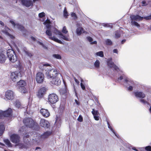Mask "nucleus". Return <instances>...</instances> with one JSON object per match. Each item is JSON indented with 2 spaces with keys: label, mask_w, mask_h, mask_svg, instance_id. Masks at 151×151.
I'll list each match as a JSON object with an SVG mask.
<instances>
[{
  "label": "nucleus",
  "mask_w": 151,
  "mask_h": 151,
  "mask_svg": "<svg viewBox=\"0 0 151 151\" xmlns=\"http://www.w3.org/2000/svg\"><path fill=\"white\" fill-rule=\"evenodd\" d=\"M87 38L88 40L91 42V44H95L97 43V42L96 41H94L93 42H92L93 39L91 37H87Z\"/></svg>",
  "instance_id": "4c0bfd02"
},
{
  "label": "nucleus",
  "mask_w": 151,
  "mask_h": 151,
  "mask_svg": "<svg viewBox=\"0 0 151 151\" xmlns=\"http://www.w3.org/2000/svg\"><path fill=\"white\" fill-rule=\"evenodd\" d=\"M108 66L110 68L113 69L115 70L116 72H118L119 70V68L115 65L112 61L111 58H109L107 61Z\"/></svg>",
  "instance_id": "6e6552de"
},
{
  "label": "nucleus",
  "mask_w": 151,
  "mask_h": 151,
  "mask_svg": "<svg viewBox=\"0 0 151 151\" xmlns=\"http://www.w3.org/2000/svg\"><path fill=\"white\" fill-rule=\"evenodd\" d=\"M10 22L15 28H18L21 30H23L24 28V27L22 26L21 25L18 24H16L13 21L11 20L10 21Z\"/></svg>",
  "instance_id": "4be33fe9"
},
{
  "label": "nucleus",
  "mask_w": 151,
  "mask_h": 151,
  "mask_svg": "<svg viewBox=\"0 0 151 151\" xmlns=\"http://www.w3.org/2000/svg\"><path fill=\"white\" fill-rule=\"evenodd\" d=\"M125 84H128L129 86L128 87V90L132 91L134 88H135L136 86V83L128 78H127L124 80Z\"/></svg>",
  "instance_id": "20e7f679"
},
{
  "label": "nucleus",
  "mask_w": 151,
  "mask_h": 151,
  "mask_svg": "<svg viewBox=\"0 0 151 151\" xmlns=\"http://www.w3.org/2000/svg\"><path fill=\"white\" fill-rule=\"evenodd\" d=\"M74 80L75 82L77 84H79V82L78 81L76 78H74Z\"/></svg>",
  "instance_id": "e2e57ef3"
},
{
  "label": "nucleus",
  "mask_w": 151,
  "mask_h": 151,
  "mask_svg": "<svg viewBox=\"0 0 151 151\" xmlns=\"http://www.w3.org/2000/svg\"><path fill=\"white\" fill-rule=\"evenodd\" d=\"M142 6H144L147 5L145 1H143L142 2Z\"/></svg>",
  "instance_id": "4d7b16f0"
},
{
  "label": "nucleus",
  "mask_w": 151,
  "mask_h": 151,
  "mask_svg": "<svg viewBox=\"0 0 151 151\" xmlns=\"http://www.w3.org/2000/svg\"><path fill=\"white\" fill-rule=\"evenodd\" d=\"M29 145L28 143H19V142L18 143L16 144V146L19 148L21 149H27L29 147Z\"/></svg>",
  "instance_id": "6ab92c4d"
},
{
  "label": "nucleus",
  "mask_w": 151,
  "mask_h": 151,
  "mask_svg": "<svg viewBox=\"0 0 151 151\" xmlns=\"http://www.w3.org/2000/svg\"><path fill=\"white\" fill-rule=\"evenodd\" d=\"M60 92L61 94L65 96H66L67 94V89L65 87L61 89L60 90Z\"/></svg>",
  "instance_id": "7c9ffc66"
},
{
  "label": "nucleus",
  "mask_w": 151,
  "mask_h": 151,
  "mask_svg": "<svg viewBox=\"0 0 151 151\" xmlns=\"http://www.w3.org/2000/svg\"><path fill=\"white\" fill-rule=\"evenodd\" d=\"M52 132L51 131H47L41 135V138L43 139H45L48 137L51 134Z\"/></svg>",
  "instance_id": "5701e85b"
},
{
  "label": "nucleus",
  "mask_w": 151,
  "mask_h": 151,
  "mask_svg": "<svg viewBox=\"0 0 151 151\" xmlns=\"http://www.w3.org/2000/svg\"><path fill=\"white\" fill-rule=\"evenodd\" d=\"M29 135H27L26 136H24L23 137L24 142L25 143H28L29 144Z\"/></svg>",
  "instance_id": "473e14b6"
},
{
  "label": "nucleus",
  "mask_w": 151,
  "mask_h": 151,
  "mask_svg": "<svg viewBox=\"0 0 151 151\" xmlns=\"http://www.w3.org/2000/svg\"><path fill=\"white\" fill-rule=\"evenodd\" d=\"M46 91V89L45 87L40 88L38 91L37 94V96L38 97L40 98L42 97L45 93Z\"/></svg>",
  "instance_id": "a211bd4d"
},
{
  "label": "nucleus",
  "mask_w": 151,
  "mask_h": 151,
  "mask_svg": "<svg viewBox=\"0 0 151 151\" xmlns=\"http://www.w3.org/2000/svg\"><path fill=\"white\" fill-rule=\"evenodd\" d=\"M6 59L5 56L2 53H0V63H4Z\"/></svg>",
  "instance_id": "a878e982"
},
{
  "label": "nucleus",
  "mask_w": 151,
  "mask_h": 151,
  "mask_svg": "<svg viewBox=\"0 0 151 151\" xmlns=\"http://www.w3.org/2000/svg\"><path fill=\"white\" fill-rule=\"evenodd\" d=\"M18 89V90L22 93H26L27 92V90L25 86H23Z\"/></svg>",
  "instance_id": "cd10ccee"
},
{
  "label": "nucleus",
  "mask_w": 151,
  "mask_h": 151,
  "mask_svg": "<svg viewBox=\"0 0 151 151\" xmlns=\"http://www.w3.org/2000/svg\"><path fill=\"white\" fill-rule=\"evenodd\" d=\"M0 24L2 26H4V23L1 21H0Z\"/></svg>",
  "instance_id": "69168bd1"
},
{
  "label": "nucleus",
  "mask_w": 151,
  "mask_h": 151,
  "mask_svg": "<svg viewBox=\"0 0 151 151\" xmlns=\"http://www.w3.org/2000/svg\"><path fill=\"white\" fill-rule=\"evenodd\" d=\"M64 16L66 18H67V16H68V13L65 7L64 8Z\"/></svg>",
  "instance_id": "37998d69"
},
{
  "label": "nucleus",
  "mask_w": 151,
  "mask_h": 151,
  "mask_svg": "<svg viewBox=\"0 0 151 151\" xmlns=\"http://www.w3.org/2000/svg\"><path fill=\"white\" fill-rule=\"evenodd\" d=\"M12 110L11 108H9L7 110L3 111L0 110V119L4 117H8L12 115Z\"/></svg>",
  "instance_id": "1a4fd4ad"
},
{
  "label": "nucleus",
  "mask_w": 151,
  "mask_h": 151,
  "mask_svg": "<svg viewBox=\"0 0 151 151\" xmlns=\"http://www.w3.org/2000/svg\"><path fill=\"white\" fill-rule=\"evenodd\" d=\"M143 18L146 20H150L151 19V15L148 16H147L143 17Z\"/></svg>",
  "instance_id": "864d4df0"
},
{
  "label": "nucleus",
  "mask_w": 151,
  "mask_h": 151,
  "mask_svg": "<svg viewBox=\"0 0 151 151\" xmlns=\"http://www.w3.org/2000/svg\"><path fill=\"white\" fill-rule=\"evenodd\" d=\"M53 56L57 59H61V56L58 54H54L53 55Z\"/></svg>",
  "instance_id": "a18cd8bd"
},
{
  "label": "nucleus",
  "mask_w": 151,
  "mask_h": 151,
  "mask_svg": "<svg viewBox=\"0 0 151 151\" xmlns=\"http://www.w3.org/2000/svg\"><path fill=\"white\" fill-rule=\"evenodd\" d=\"M100 64L99 61L98 60H97L94 63V65L96 68H98L99 67Z\"/></svg>",
  "instance_id": "ea45409f"
},
{
  "label": "nucleus",
  "mask_w": 151,
  "mask_h": 151,
  "mask_svg": "<svg viewBox=\"0 0 151 151\" xmlns=\"http://www.w3.org/2000/svg\"><path fill=\"white\" fill-rule=\"evenodd\" d=\"M44 24L46 26L47 28L49 29L50 27V21L49 20H46L44 22Z\"/></svg>",
  "instance_id": "e433bc0d"
},
{
  "label": "nucleus",
  "mask_w": 151,
  "mask_h": 151,
  "mask_svg": "<svg viewBox=\"0 0 151 151\" xmlns=\"http://www.w3.org/2000/svg\"><path fill=\"white\" fill-rule=\"evenodd\" d=\"M40 126L45 129L49 128L50 126L49 122L47 120L43 119H40Z\"/></svg>",
  "instance_id": "4468645a"
},
{
  "label": "nucleus",
  "mask_w": 151,
  "mask_h": 151,
  "mask_svg": "<svg viewBox=\"0 0 151 151\" xmlns=\"http://www.w3.org/2000/svg\"><path fill=\"white\" fill-rule=\"evenodd\" d=\"M71 16L72 17H73L74 19H76L77 18L76 15L75 13H72L71 14Z\"/></svg>",
  "instance_id": "5fc2aeb1"
},
{
  "label": "nucleus",
  "mask_w": 151,
  "mask_h": 151,
  "mask_svg": "<svg viewBox=\"0 0 151 151\" xmlns=\"http://www.w3.org/2000/svg\"><path fill=\"white\" fill-rule=\"evenodd\" d=\"M122 32V31L121 30V28L119 30L116 31L115 33V37L117 38L120 37Z\"/></svg>",
  "instance_id": "393cba45"
},
{
  "label": "nucleus",
  "mask_w": 151,
  "mask_h": 151,
  "mask_svg": "<svg viewBox=\"0 0 151 151\" xmlns=\"http://www.w3.org/2000/svg\"><path fill=\"white\" fill-rule=\"evenodd\" d=\"M5 98L8 100H13L14 98L15 94L14 92L12 90H7L5 93Z\"/></svg>",
  "instance_id": "9d476101"
},
{
  "label": "nucleus",
  "mask_w": 151,
  "mask_h": 151,
  "mask_svg": "<svg viewBox=\"0 0 151 151\" xmlns=\"http://www.w3.org/2000/svg\"><path fill=\"white\" fill-rule=\"evenodd\" d=\"M145 149L147 151H151V147L150 146H147L145 147Z\"/></svg>",
  "instance_id": "3c124183"
},
{
  "label": "nucleus",
  "mask_w": 151,
  "mask_h": 151,
  "mask_svg": "<svg viewBox=\"0 0 151 151\" xmlns=\"http://www.w3.org/2000/svg\"><path fill=\"white\" fill-rule=\"evenodd\" d=\"M26 126H22L19 130V133L24 134L26 133Z\"/></svg>",
  "instance_id": "c85d7f7f"
},
{
  "label": "nucleus",
  "mask_w": 151,
  "mask_h": 151,
  "mask_svg": "<svg viewBox=\"0 0 151 151\" xmlns=\"http://www.w3.org/2000/svg\"><path fill=\"white\" fill-rule=\"evenodd\" d=\"M45 16V14L44 12H42L39 14V17L40 18H42Z\"/></svg>",
  "instance_id": "09e8293b"
},
{
  "label": "nucleus",
  "mask_w": 151,
  "mask_h": 151,
  "mask_svg": "<svg viewBox=\"0 0 151 151\" xmlns=\"http://www.w3.org/2000/svg\"><path fill=\"white\" fill-rule=\"evenodd\" d=\"M22 5L27 7H29L33 5L32 1L30 0H21Z\"/></svg>",
  "instance_id": "f3484780"
},
{
  "label": "nucleus",
  "mask_w": 151,
  "mask_h": 151,
  "mask_svg": "<svg viewBox=\"0 0 151 151\" xmlns=\"http://www.w3.org/2000/svg\"><path fill=\"white\" fill-rule=\"evenodd\" d=\"M46 34L49 36H52V33L51 32L49 29H48L46 32Z\"/></svg>",
  "instance_id": "c03bdc74"
},
{
  "label": "nucleus",
  "mask_w": 151,
  "mask_h": 151,
  "mask_svg": "<svg viewBox=\"0 0 151 151\" xmlns=\"http://www.w3.org/2000/svg\"><path fill=\"white\" fill-rule=\"evenodd\" d=\"M62 32L63 33L65 34H66L68 32V31L65 27L64 26L63 27L62 29Z\"/></svg>",
  "instance_id": "49530a36"
},
{
  "label": "nucleus",
  "mask_w": 151,
  "mask_h": 151,
  "mask_svg": "<svg viewBox=\"0 0 151 151\" xmlns=\"http://www.w3.org/2000/svg\"><path fill=\"white\" fill-rule=\"evenodd\" d=\"M83 29L82 27H79L76 30L77 34L78 35H81L82 32H83Z\"/></svg>",
  "instance_id": "72a5a7b5"
},
{
  "label": "nucleus",
  "mask_w": 151,
  "mask_h": 151,
  "mask_svg": "<svg viewBox=\"0 0 151 151\" xmlns=\"http://www.w3.org/2000/svg\"><path fill=\"white\" fill-rule=\"evenodd\" d=\"M118 51L116 49H114L113 50V52L114 53H116L117 54L118 53Z\"/></svg>",
  "instance_id": "680f3d73"
},
{
  "label": "nucleus",
  "mask_w": 151,
  "mask_h": 151,
  "mask_svg": "<svg viewBox=\"0 0 151 151\" xmlns=\"http://www.w3.org/2000/svg\"><path fill=\"white\" fill-rule=\"evenodd\" d=\"M50 39L59 43L62 44L63 43L60 40H59L54 36H53V37H50Z\"/></svg>",
  "instance_id": "2f4dec72"
},
{
  "label": "nucleus",
  "mask_w": 151,
  "mask_h": 151,
  "mask_svg": "<svg viewBox=\"0 0 151 151\" xmlns=\"http://www.w3.org/2000/svg\"><path fill=\"white\" fill-rule=\"evenodd\" d=\"M39 68L42 70L47 71L45 74L52 83L56 85L60 84L61 81L60 78L61 77V75L56 70L52 68L49 64L47 63H41L39 65Z\"/></svg>",
  "instance_id": "f257e3e1"
},
{
  "label": "nucleus",
  "mask_w": 151,
  "mask_h": 151,
  "mask_svg": "<svg viewBox=\"0 0 151 151\" xmlns=\"http://www.w3.org/2000/svg\"><path fill=\"white\" fill-rule=\"evenodd\" d=\"M131 19V23L132 25H134L137 28H139L140 25L137 22L135 21L142 20L143 19V17H141L139 15H131L130 16Z\"/></svg>",
  "instance_id": "f03ea898"
},
{
  "label": "nucleus",
  "mask_w": 151,
  "mask_h": 151,
  "mask_svg": "<svg viewBox=\"0 0 151 151\" xmlns=\"http://www.w3.org/2000/svg\"><path fill=\"white\" fill-rule=\"evenodd\" d=\"M81 86L82 88L84 90L85 89V86L82 83H81Z\"/></svg>",
  "instance_id": "13d9d810"
},
{
  "label": "nucleus",
  "mask_w": 151,
  "mask_h": 151,
  "mask_svg": "<svg viewBox=\"0 0 151 151\" xmlns=\"http://www.w3.org/2000/svg\"><path fill=\"white\" fill-rule=\"evenodd\" d=\"M91 113L93 116L94 119L96 121L99 120V113L98 111L93 109Z\"/></svg>",
  "instance_id": "aec40b11"
},
{
  "label": "nucleus",
  "mask_w": 151,
  "mask_h": 151,
  "mask_svg": "<svg viewBox=\"0 0 151 151\" xmlns=\"http://www.w3.org/2000/svg\"><path fill=\"white\" fill-rule=\"evenodd\" d=\"M53 33L55 35H58V37L60 39H62L66 41H69L70 40L68 36H65L63 35L60 32L56 29L54 30Z\"/></svg>",
  "instance_id": "423d86ee"
},
{
  "label": "nucleus",
  "mask_w": 151,
  "mask_h": 151,
  "mask_svg": "<svg viewBox=\"0 0 151 151\" xmlns=\"http://www.w3.org/2000/svg\"><path fill=\"white\" fill-rule=\"evenodd\" d=\"M147 30H151V25L148 27Z\"/></svg>",
  "instance_id": "338daca9"
},
{
  "label": "nucleus",
  "mask_w": 151,
  "mask_h": 151,
  "mask_svg": "<svg viewBox=\"0 0 151 151\" xmlns=\"http://www.w3.org/2000/svg\"><path fill=\"white\" fill-rule=\"evenodd\" d=\"M26 85V83L24 80H20L17 83V86L18 88L22 87L23 86H25Z\"/></svg>",
  "instance_id": "b1692460"
},
{
  "label": "nucleus",
  "mask_w": 151,
  "mask_h": 151,
  "mask_svg": "<svg viewBox=\"0 0 151 151\" xmlns=\"http://www.w3.org/2000/svg\"><path fill=\"white\" fill-rule=\"evenodd\" d=\"M96 55L97 56H99L101 57H104L103 52L102 51H101L96 53Z\"/></svg>",
  "instance_id": "a19ab883"
},
{
  "label": "nucleus",
  "mask_w": 151,
  "mask_h": 151,
  "mask_svg": "<svg viewBox=\"0 0 151 151\" xmlns=\"http://www.w3.org/2000/svg\"><path fill=\"white\" fill-rule=\"evenodd\" d=\"M4 141L8 147H12V145L8 139H4Z\"/></svg>",
  "instance_id": "c756f323"
},
{
  "label": "nucleus",
  "mask_w": 151,
  "mask_h": 151,
  "mask_svg": "<svg viewBox=\"0 0 151 151\" xmlns=\"http://www.w3.org/2000/svg\"><path fill=\"white\" fill-rule=\"evenodd\" d=\"M20 75V73L19 71L12 72L11 75V79L13 82H15L18 79Z\"/></svg>",
  "instance_id": "f8f14e48"
},
{
  "label": "nucleus",
  "mask_w": 151,
  "mask_h": 151,
  "mask_svg": "<svg viewBox=\"0 0 151 151\" xmlns=\"http://www.w3.org/2000/svg\"><path fill=\"white\" fill-rule=\"evenodd\" d=\"M107 124L108 126V127L109 129L110 130L112 131V132L113 133L115 134V135L118 138L119 137L118 136L119 135L116 134V133L114 132V129H112V127L109 124V123L108 122H107Z\"/></svg>",
  "instance_id": "f704fd0d"
},
{
  "label": "nucleus",
  "mask_w": 151,
  "mask_h": 151,
  "mask_svg": "<svg viewBox=\"0 0 151 151\" xmlns=\"http://www.w3.org/2000/svg\"><path fill=\"white\" fill-rule=\"evenodd\" d=\"M48 100L50 104H54L58 101L59 99L56 94L52 93L48 95Z\"/></svg>",
  "instance_id": "39448f33"
},
{
  "label": "nucleus",
  "mask_w": 151,
  "mask_h": 151,
  "mask_svg": "<svg viewBox=\"0 0 151 151\" xmlns=\"http://www.w3.org/2000/svg\"><path fill=\"white\" fill-rule=\"evenodd\" d=\"M104 42L105 44L108 45H110L112 44V42L109 39H106L105 40Z\"/></svg>",
  "instance_id": "c9c22d12"
},
{
  "label": "nucleus",
  "mask_w": 151,
  "mask_h": 151,
  "mask_svg": "<svg viewBox=\"0 0 151 151\" xmlns=\"http://www.w3.org/2000/svg\"><path fill=\"white\" fill-rule=\"evenodd\" d=\"M104 26L105 27H109L110 26V25L109 24H105V25H104Z\"/></svg>",
  "instance_id": "0e129e2a"
},
{
  "label": "nucleus",
  "mask_w": 151,
  "mask_h": 151,
  "mask_svg": "<svg viewBox=\"0 0 151 151\" xmlns=\"http://www.w3.org/2000/svg\"><path fill=\"white\" fill-rule=\"evenodd\" d=\"M37 43L40 45H41L44 48H45V49L47 48V47L46 46H45L42 42L38 41V42Z\"/></svg>",
  "instance_id": "603ef678"
},
{
  "label": "nucleus",
  "mask_w": 151,
  "mask_h": 151,
  "mask_svg": "<svg viewBox=\"0 0 151 151\" xmlns=\"http://www.w3.org/2000/svg\"><path fill=\"white\" fill-rule=\"evenodd\" d=\"M10 140L12 143L17 144L20 142V137L18 135L14 134L10 136Z\"/></svg>",
  "instance_id": "9b49d317"
},
{
  "label": "nucleus",
  "mask_w": 151,
  "mask_h": 151,
  "mask_svg": "<svg viewBox=\"0 0 151 151\" xmlns=\"http://www.w3.org/2000/svg\"><path fill=\"white\" fill-rule=\"evenodd\" d=\"M134 93L135 96L137 98L143 99L144 98L145 96V93L142 92L137 91H134Z\"/></svg>",
  "instance_id": "dca6fc26"
},
{
  "label": "nucleus",
  "mask_w": 151,
  "mask_h": 151,
  "mask_svg": "<svg viewBox=\"0 0 151 151\" xmlns=\"http://www.w3.org/2000/svg\"><path fill=\"white\" fill-rule=\"evenodd\" d=\"M15 106L18 108H19L21 106L20 102L18 101H16L14 103Z\"/></svg>",
  "instance_id": "58836bf2"
},
{
  "label": "nucleus",
  "mask_w": 151,
  "mask_h": 151,
  "mask_svg": "<svg viewBox=\"0 0 151 151\" xmlns=\"http://www.w3.org/2000/svg\"><path fill=\"white\" fill-rule=\"evenodd\" d=\"M25 52L26 55L30 57L32 56V53L29 51H25Z\"/></svg>",
  "instance_id": "8fccbe9b"
},
{
  "label": "nucleus",
  "mask_w": 151,
  "mask_h": 151,
  "mask_svg": "<svg viewBox=\"0 0 151 151\" xmlns=\"http://www.w3.org/2000/svg\"><path fill=\"white\" fill-rule=\"evenodd\" d=\"M23 122L26 127L29 128L32 127L35 124L34 121L32 118H30L24 119L23 120Z\"/></svg>",
  "instance_id": "0eeeda50"
},
{
  "label": "nucleus",
  "mask_w": 151,
  "mask_h": 151,
  "mask_svg": "<svg viewBox=\"0 0 151 151\" xmlns=\"http://www.w3.org/2000/svg\"><path fill=\"white\" fill-rule=\"evenodd\" d=\"M10 31V29L6 26L4 28L1 29V32L2 33L9 36L11 38L13 39L14 38V37L9 34Z\"/></svg>",
  "instance_id": "2eb2a0df"
},
{
  "label": "nucleus",
  "mask_w": 151,
  "mask_h": 151,
  "mask_svg": "<svg viewBox=\"0 0 151 151\" xmlns=\"http://www.w3.org/2000/svg\"><path fill=\"white\" fill-rule=\"evenodd\" d=\"M123 76H121L119 77L118 78V81H119L121 80H122L123 79Z\"/></svg>",
  "instance_id": "bf43d9fd"
},
{
  "label": "nucleus",
  "mask_w": 151,
  "mask_h": 151,
  "mask_svg": "<svg viewBox=\"0 0 151 151\" xmlns=\"http://www.w3.org/2000/svg\"><path fill=\"white\" fill-rule=\"evenodd\" d=\"M15 67L18 68L19 70H20L21 68V66L19 61L18 62V64L15 65Z\"/></svg>",
  "instance_id": "79ce46f5"
},
{
  "label": "nucleus",
  "mask_w": 151,
  "mask_h": 151,
  "mask_svg": "<svg viewBox=\"0 0 151 151\" xmlns=\"http://www.w3.org/2000/svg\"><path fill=\"white\" fill-rule=\"evenodd\" d=\"M78 120L80 122H82L83 120V118L81 116H79L78 119Z\"/></svg>",
  "instance_id": "6e6d98bb"
},
{
  "label": "nucleus",
  "mask_w": 151,
  "mask_h": 151,
  "mask_svg": "<svg viewBox=\"0 0 151 151\" xmlns=\"http://www.w3.org/2000/svg\"><path fill=\"white\" fill-rule=\"evenodd\" d=\"M35 78L37 83H41L43 81L44 76L43 73L41 72H39L36 74Z\"/></svg>",
  "instance_id": "ddd939ff"
},
{
  "label": "nucleus",
  "mask_w": 151,
  "mask_h": 151,
  "mask_svg": "<svg viewBox=\"0 0 151 151\" xmlns=\"http://www.w3.org/2000/svg\"><path fill=\"white\" fill-rule=\"evenodd\" d=\"M132 149L133 150H135L136 151H138L137 149H136V148L135 147H133L132 148Z\"/></svg>",
  "instance_id": "774afa93"
},
{
  "label": "nucleus",
  "mask_w": 151,
  "mask_h": 151,
  "mask_svg": "<svg viewBox=\"0 0 151 151\" xmlns=\"http://www.w3.org/2000/svg\"><path fill=\"white\" fill-rule=\"evenodd\" d=\"M5 127L3 123H0V135H1L5 130Z\"/></svg>",
  "instance_id": "bb28decb"
},
{
  "label": "nucleus",
  "mask_w": 151,
  "mask_h": 151,
  "mask_svg": "<svg viewBox=\"0 0 151 151\" xmlns=\"http://www.w3.org/2000/svg\"><path fill=\"white\" fill-rule=\"evenodd\" d=\"M40 113L44 117H47L50 115V113L47 109H42L40 110Z\"/></svg>",
  "instance_id": "412c9836"
},
{
  "label": "nucleus",
  "mask_w": 151,
  "mask_h": 151,
  "mask_svg": "<svg viewBox=\"0 0 151 151\" xmlns=\"http://www.w3.org/2000/svg\"><path fill=\"white\" fill-rule=\"evenodd\" d=\"M140 102L144 104H148L147 102L144 99H141L140 100Z\"/></svg>",
  "instance_id": "de8ad7c7"
},
{
  "label": "nucleus",
  "mask_w": 151,
  "mask_h": 151,
  "mask_svg": "<svg viewBox=\"0 0 151 151\" xmlns=\"http://www.w3.org/2000/svg\"><path fill=\"white\" fill-rule=\"evenodd\" d=\"M75 102L76 103L77 105H78L80 104V102L79 101H78L76 99H75Z\"/></svg>",
  "instance_id": "052dcab7"
},
{
  "label": "nucleus",
  "mask_w": 151,
  "mask_h": 151,
  "mask_svg": "<svg viewBox=\"0 0 151 151\" xmlns=\"http://www.w3.org/2000/svg\"><path fill=\"white\" fill-rule=\"evenodd\" d=\"M7 55L10 62L14 63L17 60V57L14 51L12 49H9L7 51Z\"/></svg>",
  "instance_id": "7ed1b4c3"
}]
</instances>
